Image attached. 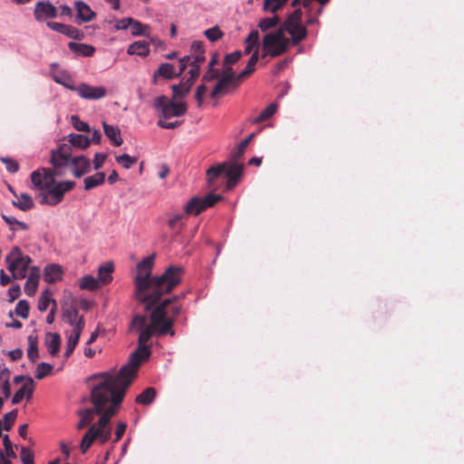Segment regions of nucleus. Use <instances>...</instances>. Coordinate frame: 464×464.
Masks as SVG:
<instances>
[{"mask_svg":"<svg viewBox=\"0 0 464 464\" xmlns=\"http://www.w3.org/2000/svg\"><path fill=\"white\" fill-rule=\"evenodd\" d=\"M171 302L165 299L156 306L150 314V324H147V317L141 314L133 316L130 324V331L139 332L138 347L132 353L128 364L122 366L120 371L104 372L90 377L98 382L92 389V401L101 411L104 402L111 401V408L107 414L102 418L100 424L104 426L110 416H114L122 402L126 390L131 384L137 371L142 361L147 360L151 350L147 343L154 334L159 335H175L173 320L166 318V306Z\"/></svg>","mask_w":464,"mask_h":464,"instance_id":"1","label":"nucleus"},{"mask_svg":"<svg viewBox=\"0 0 464 464\" xmlns=\"http://www.w3.org/2000/svg\"><path fill=\"white\" fill-rule=\"evenodd\" d=\"M155 254L143 258L137 265L134 277L135 295L138 301L150 309L164 294L170 293L181 282L182 268L169 266L160 276H152Z\"/></svg>","mask_w":464,"mask_h":464,"instance_id":"2","label":"nucleus"},{"mask_svg":"<svg viewBox=\"0 0 464 464\" xmlns=\"http://www.w3.org/2000/svg\"><path fill=\"white\" fill-rule=\"evenodd\" d=\"M91 401H92L91 400ZM92 403L94 406L93 409L87 408L78 411V415L80 416V421L76 426L77 430H82L89 426L93 420L94 413L101 416L96 423H93L90 426V428L85 432L81 440L80 450L82 454H85L88 451V450L91 448V446L96 440H98L101 444H104L111 439V426L110 425V422L111 419L113 416L109 417L108 421L104 426L101 425L100 421L102 418L107 414L112 402H104L103 408L101 411H97V407L93 402Z\"/></svg>","mask_w":464,"mask_h":464,"instance_id":"3","label":"nucleus"},{"mask_svg":"<svg viewBox=\"0 0 464 464\" xmlns=\"http://www.w3.org/2000/svg\"><path fill=\"white\" fill-rule=\"evenodd\" d=\"M289 47V40L285 37L282 29L274 33L266 34L263 39V57L269 55L276 57L287 51Z\"/></svg>","mask_w":464,"mask_h":464,"instance_id":"4","label":"nucleus"},{"mask_svg":"<svg viewBox=\"0 0 464 464\" xmlns=\"http://www.w3.org/2000/svg\"><path fill=\"white\" fill-rule=\"evenodd\" d=\"M5 262L8 264V270L15 279H23L27 276V270L32 263L29 256H24L18 246L12 248L6 256Z\"/></svg>","mask_w":464,"mask_h":464,"instance_id":"5","label":"nucleus"},{"mask_svg":"<svg viewBox=\"0 0 464 464\" xmlns=\"http://www.w3.org/2000/svg\"><path fill=\"white\" fill-rule=\"evenodd\" d=\"M75 186L74 181L66 180L54 183L48 188H44V191L40 192L38 198L40 203L43 205L55 206L59 204L64 197V194L72 190Z\"/></svg>","mask_w":464,"mask_h":464,"instance_id":"6","label":"nucleus"},{"mask_svg":"<svg viewBox=\"0 0 464 464\" xmlns=\"http://www.w3.org/2000/svg\"><path fill=\"white\" fill-rule=\"evenodd\" d=\"M171 98L169 100L166 96L160 95L154 100L153 106L160 111V117L170 119L172 117H180L187 112V104L185 102H175Z\"/></svg>","mask_w":464,"mask_h":464,"instance_id":"7","label":"nucleus"},{"mask_svg":"<svg viewBox=\"0 0 464 464\" xmlns=\"http://www.w3.org/2000/svg\"><path fill=\"white\" fill-rule=\"evenodd\" d=\"M31 180L34 188L39 189L40 192L44 188H48L55 182V172L50 169H37L31 174Z\"/></svg>","mask_w":464,"mask_h":464,"instance_id":"8","label":"nucleus"},{"mask_svg":"<svg viewBox=\"0 0 464 464\" xmlns=\"http://www.w3.org/2000/svg\"><path fill=\"white\" fill-rule=\"evenodd\" d=\"M57 15V8L49 1H38L34 5V16L37 22H45Z\"/></svg>","mask_w":464,"mask_h":464,"instance_id":"9","label":"nucleus"},{"mask_svg":"<svg viewBox=\"0 0 464 464\" xmlns=\"http://www.w3.org/2000/svg\"><path fill=\"white\" fill-rule=\"evenodd\" d=\"M72 159V147L68 144H62L56 150H53L51 163L55 169L68 165Z\"/></svg>","mask_w":464,"mask_h":464,"instance_id":"10","label":"nucleus"},{"mask_svg":"<svg viewBox=\"0 0 464 464\" xmlns=\"http://www.w3.org/2000/svg\"><path fill=\"white\" fill-rule=\"evenodd\" d=\"M76 92L81 98L85 100H99L106 96L107 90L102 86L81 83L77 86Z\"/></svg>","mask_w":464,"mask_h":464,"instance_id":"11","label":"nucleus"},{"mask_svg":"<svg viewBox=\"0 0 464 464\" xmlns=\"http://www.w3.org/2000/svg\"><path fill=\"white\" fill-rule=\"evenodd\" d=\"M232 162L230 164L226 162V171L225 176H227V188H234L238 180L240 179L242 174H243V165L238 164L237 161L231 160Z\"/></svg>","mask_w":464,"mask_h":464,"instance_id":"12","label":"nucleus"},{"mask_svg":"<svg viewBox=\"0 0 464 464\" xmlns=\"http://www.w3.org/2000/svg\"><path fill=\"white\" fill-rule=\"evenodd\" d=\"M63 320L73 328L81 321L84 322L83 316H79V311L76 305L72 303H66L62 307Z\"/></svg>","mask_w":464,"mask_h":464,"instance_id":"13","label":"nucleus"},{"mask_svg":"<svg viewBox=\"0 0 464 464\" xmlns=\"http://www.w3.org/2000/svg\"><path fill=\"white\" fill-rule=\"evenodd\" d=\"M34 391V382L31 377L26 378L25 383L14 393L12 403L18 404L22 401V400L26 397L29 401Z\"/></svg>","mask_w":464,"mask_h":464,"instance_id":"14","label":"nucleus"},{"mask_svg":"<svg viewBox=\"0 0 464 464\" xmlns=\"http://www.w3.org/2000/svg\"><path fill=\"white\" fill-rule=\"evenodd\" d=\"M73 165L72 174L76 178H81L91 169V162L85 156H77L71 159Z\"/></svg>","mask_w":464,"mask_h":464,"instance_id":"15","label":"nucleus"},{"mask_svg":"<svg viewBox=\"0 0 464 464\" xmlns=\"http://www.w3.org/2000/svg\"><path fill=\"white\" fill-rule=\"evenodd\" d=\"M84 325H85V322L81 321L72 329V332L67 341L66 349L64 352L65 357H69L73 353V351L79 342V339H80L81 334L84 328Z\"/></svg>","mask_w":464,"mask_h":464,"instance_id":"16","label":"nucleus"},{"mask_svg":"<svg viewBox=\"0 0 464 464\" xmlns=\"http://www.w3.org/2000/svg\"><path fill=\"white\" fill-rule=\"evenodd\" d=\"M39 284V268L36 266L31 267L30 274L24 285V292L27 295L33 296L37 291Z\"/></svg>","mask_w":464,"mask_h":464,"instance_id":"17","label":"nucleus"},{"mask_svg":"<svg viewBox=\"0 0 464 464\" xmlns=\"http://www.w3.org/2000/svg\"><path fill=\"white\" fill-rule=\"evenodd\" d=\"M63 268L56 264L48 265L44 271V279L49 284H53L62 279Z\"/></svg>","mask_w":464,"mask_h":464,"instance_id":"18","label":"nucleus"},{"mask_svg":"<svg viewBox=\"0 0 464 464\" xmlns=\"http://www.w3.org/2000/svg\"><path fill=\"white\" fill-rule=\"evenodd\" d=\"M75 9L77 12V18L83 23L90 22L96 16V14L91 9V7L82 1L75 2Z\"/></svg>","mask_w":464,"mask_h":464,"instance_id":"19","label":"nucleus"},{"mask_svg":"<svg viewBox=\"0 0 464 464\" xmlns=\"http://www.w3.org/2000/svg\"><path fill=\"white\" fill-rule=\"evenodd\" d=\"M302 12L300 9L295 10L284 23L281 28L284 32L293 34L298 26L301 25Z\"/></svg>","mask_w":464,"mask_h":464,"instance_id":"20","label":"nucleus"},{"mask_svg":"<svg viewBox=\"0 0 464 464\" xmlns=\"http://www.w3.org/2000/svg\"><path fill=\"white\" fill-rule=\"evenodd\" d=\"M102 127L104 130V134L107 138L111 141L114 146H121L123 142V140L121 135V130L118 127L110 125L105 121L102 122Z\"/></svg>","mask_w":464,"mask_h":464,"instance_id":"21","label":"nucleus"},{"mask_svg":"<svg viewBox=\"0 0 464 464\" xmlns=\"http://www.w3.org/2000/svg\"><path fill=\"white\" fill-rule=\"evenodd\" d=\"M225 171H226V162L210 167L207 170V179H208V187L214 188L216 186V179L218 178L225 175Z\"/></svg>","mask_w":464,"mask_h":464,"instance_id":"22","label":"nucleus"},{"mask_svg":"<svg viewBox=\"0 0 464 464\" xmlns=\"http://www.w3.org/2000/svg\"><path fill=\"white\" fill-rule=\"evenodd\" d=\"M68 47L72 53L84 57H91L95 53V48L91 44L70 42Z\"/></svg>","mask_w":464,"mask_h":464,"instance_id":"23","label":"nucleus"},{"mask_svg":"<svg viewBox=\"0 0 464 464\" xmlns=\"http://www.w3.org/2000/svg\"><path fill=\"white\" fill-rule=\"evenodd\" d=\"M161 76L164 79L169 80L176 76H179V73L175 72V67L171 63H162L159 69L153 74V82L156 83L157 77Z\"/></svg>","mask_w":464,"mask_h":464,"instance_id":"24","label":"nucleus"},{"mask_svg":"<svg viewBox=\"0 0 464 464\" xmlns=\"http://www.w3.org/2000/svg\"><path fill=\"white\" fill-rule=\"evenodd\" d=\"M193 84L194 82L192 81L186 80L185 82H182L179 84L172 85V99L177 100L179 98L185 97L190 92Z\"/></svg>","mask_w":464,"mask_h":464,"instance_id":"25","label":"nucleus"},{"mask_svg":"<svg viewBox=\"0 0 464 464\" xmlns=\"http://www.w3.org/2000/svg\"><path fill=\"white\" fill-rule=\"evenodd\" d=\"M17 200H13V206L16 207L22 211H28L34 207V200L27 193H22L16 198Z\"/></svg>","mask_w":464,"mask_h":464,"instance_id":"26","label":"nucleus"},{"mask_svg":"<svg viewBox=\"0 0 464 464\" xmlns=\"http://www.w3.org/2000/svg\"><path fill=\"white\" fill-rule=\"evenodd\" d=\"M27 341H28L27 357L34 363L39 358L38 336L36 334H32L28 336Z\"/></svg>","mask_w":464,"mask_h":464,"instance_id":"27","label":"nucleus"},{"mask_svg":"<svg viewBox=\"0 0 464 464\" xmlns=\"http://www.w3.org/2000/svg\"><path fill=\"white\" fill-rule=\"evenodd\" d=\"M127 53L130 55L146 56L150 53L149 44L145 41L134 42L128 47Z\"/></svg>","mask_w":464,"mask_h":464,"instance_id":"28","label":"nucleus"},{"mask_svg":"<svg viewBox=\"0 0 464 464\" xmlns=\"http://www.w3.org/2000/svg\"><path fill=\"white\" fill-rule=\"evenodd\" d=\"M84 189L91 190L105 182V173L97 172L94 175L89 176L84 179Z\"/></svg>","mask_w":464,"mask_h":464,"instance_id":"29","label":"nucleus"},{"mask_svg":"<svg viewBox=\"0 0 464 464\" xmlns=\"http://www.w3.org/2000/svg\"><path fill=\"white\" fill-rule=\"evenodd\" d=\"M204 210L202 198L194 197L185 206V212L188 215H198Z\"/></svg>","mask_w":464,"mask_h":464,"instance_id":"30","label":"nucleus"},{"mask_svg":"<svg viewBox=\"0 0 464 464\" xmlns=\"http://www.w3.org/2000/svg\"><path fill=\"white\" fill-rule=\"evenodd\" d=\"M156 395V390L153 387H148L136 397L135 402L141 405H149L155 400Z\"/></svg>","mask_w":464,"mask_h":464,"instance_id":"31","label":"nucleus"},{"mask_svg":"<svg viewBox=\"0 0 464 464\" xmlns=\"http://www.w3.org/2000/svg\"><path fill=\"white\" fill-rule=\"evenodd\" d=\"M113 264L108 262L103 266H101L98 269V278L102 284H108L112 280Z\"/></svg>","mask_w":464,"mask_h":464,"instance_id":"32","label":"nucleus"},{"mask_svg":"<svg viewBox=\"0 0 464 464\" xmlns=\"http://www.w3.org/2000/svg\"><path fill=\"white\" fill-rule=\"evenodd\" d=\"M191 56L196 63H202L205 61V50L201 41H194L191 44Z\"/></svg>","mask_w":464,"mask_h":464,"instance_id":"33","label":"nucleus"},{"mask_svg":"<svg viewBox=\"0 0 464 464\" xmlns=\"http://www.w3.org/2000/svg\"><path fill=\"white\" fill-rule=\"evenodd\" d=\"M68 141L71 143L70 146L82 150L87 149L91 144V140L82 134H70Z\"/></svg>","mask_w":464,"mask_h":464,"instance_id":"34","label":"nucleus"},{"mask_svg":"<svg viewBox=\"0 0 464 464\" xmlns=\"http://www.w3.org/2000/svg\"><path fill=\"white\" fill-rule=\"evenodd\" d=\"M258 57V50H256L248 60L246 68L237 75L238 79H245L255 72Z\"/></svg>","mask_w":464,"mask_h":464,"instance_id":"35","label":"nucleus"},{"mask_svg":"<svg viewBox=\"0 0 464 464\" xmlns=\"http://www.w3.org/2000/svg\"><path fill=\"white\" fill-rule=\"evenodd\" d=\"M47 336L50 340L46 341V345L48 348V352L51 355H56L60 349L61 344V337L60 334H48Z\"/></svg>","mask_w":464,"mask_h":464,"instance_id":"36","label":"nucleus"},{"mask_svg":"<svg viewBox=\"0 0 464 464\" xmlns=\"http://www.w3.org/2000/svg\"><path fill=\"white\" fill-rule=\"evenodd\" d=\"M100 283L99 278L96 279L92 276L88 275L81 278L80 287L81 289L93 291L100 287Z\"/></svg>","mask_w":464,"mask_h":464,"instance_id":"37","label":"nucleus"},{"mask_svg":"<svg viewBox=\"0 0 464 464\" xmlns=\"http://www.w3.org/2000/svg\"><path fill=\"white\" fill-rule=\"evenodd\" d=\"M254 134H250L247 138L242 140L237 147L236 150L231 155V160L237 161L245 153L246 149L252 140Z\"/></svg>","mask_w":464,"mask_h":464,"instance_id":"38","label":"nucleus"},{"mask_svg":"<svg viewBox=\"0 0 464 464\" xmlns=\"http://www.w3.org/2000/svg\"><path fill=\"white\" fill-rule=\"evenodd\" d=\"M277 110V104L276 102H273L269 104L259 115L258 117L254 121L255 123H260L263 122L269 118H271Z\"/></svg>","mask_w":464,"mask_h":464,"instance_id":"39","label":"nucleus"},{"mask_svg":"<svg viewBox=\"0 0 464 464\" xmlns=\"http://www.w3.org/2000/svg\"><path fill=\"white\" fill-rule=\"evenodd\" d=\"M51 302H53L54 306H56L55 301L50 297L49 291L48 290L44 291L39 298V301H38V310L41 312L46 311L48 309Z\"/></svg>","mask_w":464,"mask_h":464,"instance_id":"40","label":"nucleus"},{"mask_svg":"<svg viewBox=\"0 0 464 464\" xmlns=\"http://www.w3.org/2000/svg\"><path fill=\"white\" fill-rule=\"evenodd\" d=\"M115 160L125 169H130L138 161V158L131 157L128 154H122L121 156H117Z\"/></svg>","mask_w":464,"mask_h":464,"instance_id":"41","label":"nucleus"},{"mask_svg":"<svg viewBox=\"0 0 464 464\" xmlns=\"http://www.w3.org/2000/svg\"><path fill=\"white\" fill-rule=\"evenodd\" d=\"M230 87L223 79L222 77L218 78V83L213 88L210 97L215 99L218 97L219 95H222L226 92V91Z\"/></svg>","mask_w":464,"mask_h":464,"instance_id":"42","label":"nucleus"},{"mask_svg":"<svg viewBox=\"0 0 464 464\" xmlns=\"http://www.w3.org/2000/svg\"><path fill=\"white\" fill-rule=\"evenodd\" d=\"M62 34L74 40H82L84 37L83 32L72 25L66 24Z\"/></svg>","mask_w":464,"mask_h":464,"instance_id":"43","label":"nucleus"},{"mask_svg":"<svg viewBox=\"0 0 464 464\" xmlns=\"http://www.w3.org/2000/svg\"><path fill=\"white\" fill-rule=\"evenodd\" d=\"M287 0H265L264 9L266 12L276 13L279 10Z\"/></svg>","mask_w":464,"mask_h":464,"instance_id":"44","label":"nucleus"},{"mask_svg":"<svg viewBox=\"0 0 464 464\" xmlns=\"http://www.w3.org/2000/svg\"><path fill=\"white\" fill-rule=\"evenodd\" d=\"M279 23V18L277 15H274L273 17L264 18L259 24L258 27L261 31L266 32L275 26H276Z\"/></svg>","mask_w":464,"mask_h":464,"instance_id":"45","label":"nucleus"},{"mask_svg":"<svg viewBox=\"0 0 464 464\" xmlns=\"http://www.w3.org/2000/svg\"><path fill=\"white\" fill-rule=\"evenodd\" d=\"M53 370V366L47 362H41L37 365L35 371V378L42 380L45 378Z\"/></svg>","mask_w":464,"mask_h":464,"instance_id":"46","label":"nucleus"},{"mask_svg":"<svg viewBox=\"0 0 464 464\" xmlns=\"http://www.w3.org/2000/svg\"><path fill=\"white\" fill-rule=\"evenodd\" d=\"M30 305L26 300H20L15 307V313L23 319H27L29 316Z\"/></svg>","mask_w":464,"mask_h":464,"instance_id":"47","label":"nucleus"},{"mask_svg":"<svg viewBox=\"0 0 464 464\" xmlns=\"http://www.w3.org/2000/svg\"><path fill=\"white\" fill-rule=\"evenodd\" d=\"M204 35L210 41L216 42L223 37L224 33L218 27L214 26L209 29H207L204 32Z\"/></svg>","mask_w":464,"mask_h":464,"instance_id":"48","label":"nucleus"},{"mask_svg":"<svg viewBox=\"0 0 464 464\" xmlns=\"http://www.w3.org/2000/svg\"><path fill=\"white\" fill-rule=\"evenodd\" d=\"M18 411L16 409L7 412L4 416V430H10L17 418Z\"/></svg>","mask_w":464,"mask_h":464,"instance_id":"49","label":"nucleus"},{"mask_svg":"<svg viewBox=\"0 0 464 464\" xmlns=\"http://www.w3.org/2000/svg\"><path fill=\"white\" fill-rule=\"evenodd\" d=\"M185 218V214L183 213H177L175 214L172 218H170L167 224H168V227L171 229V230H175L177 228H181L183 227V224H182V219Z\"/></svg>","mask_w":464,"mask_h":464,"instance_id":"50","label":"nucleus"},{"mask_svg":"<svg viewBox=\"0 0 464 464\" xmlns=\"http://www.w3.org/2000/svg\"><path fill=\"white\" fill-rule=\"evenodd\" d=\"M148 29H150V26L147 24H143L134 19L133 22H131L130 30L133 35H144L146 34V30Z\"/></svg>","mask_w":464,"mask_h":464,"instance_id":"51","label":"nucleus"},{"mask_svg":"<svg viewBox=\"0 0 464 464\" xmlns=\"http://www.w3.org/2000/svg\"><path fill=\"white\" fill-rule=\"evenodd\" d=\"M290 34L292 36V43L294 44H296L300 43L301 41H303L306 37L307 31H306L305 27L301 24L295 30H294L293 34Z\"/></svg>","mask_w":464,"mask_h":464,"instance_id":"52","label":"nucleus"},{"mask_svg":"<svg viewBox=\"0 0 464 464\" xmlns=\"http://www.w3.org/2000/svg\"><path fill=\"white\" fill-rule=\"evenodd\" d=\"M221 77V72L215 67H208V71L202 77L204 82H209Z\"/></svg>","mask_w":464,"mask_h":464,"instance_id":"53","label":"nucleus"},{"mask_svg":"<svg viewBox=\"0 0 464 464\" xmlns=\"http://www.w3.org/2000/svg\"><path fill=\"white\" fill-rule=\"evenodd\" d=\"M71 122L73 128L79 131L89 132L91 130L90 126L86 122L81 121L76 115H72L71 117Z\"/></svg>","mask_w":464,"mask_h":464,"instance_id":"54","label":"nucleus"},{"mask_svg":"<svg viewBox=\"0 0 464 464\" xmlns=\"http://www.w3.org/2000/svg\"><path fill=\"white\" fill-rule=\"evenodd\" d=\"M222 197L220 195H216L210 193L202 198V204L204 206V210L208 208L213 207L216 203L220 201Z\"/></svg>","mask_w":464,"mask_h":464,"instance_id":"55","label":"nucleus"},{"mask_svg":"<svg viewBox=\"0 0 464 464\" xmlns=\"http://www.w3.org/2000/svg\"><path fill=\"white\" fill-rule=\"evenodd\" d=\"M0 160L5 165V169L10 173H15L19 170V164L11 158H1Z\"/></svg>","mask_w":464,"mask_h":464,"instance_id":"56","label":"nucleus"},{"mask_svg":"<svg viewBox=\"0 0 464 464\" xmlns=\"http://www.w3.org/2000/svg\"><path fill=\"white\" fill-rule=\"evenodd\" d=\"M20 457L23 464H34V454L29 449L22 447Z\"/></svg>","mask_w":464,"mask_h":464,"instance_id":"57","label":"nucleus"},{"mask_svg":"<svg viewBox=\"0 0 464 464\" xmlns=\"http://www.w3.org/2000/svg\"><path fill=\"white\" fill-rule=\"evenodd\" d=\"M3 444H4V447H5V454L9 458H13V459L16 458V454H15V452L13 450L12 442H11V440L9 439V436L7 434H5L3 436Z\"/></svg>","mask_w":464,"mask_h":464,"instance_id":"58","label":"nucleus"},{"mask_svg":"<svg viewBox=\"0 0 464 464\" xmlns=\"http://www.w3.org/2000/svg\"><path fill=\"white\" fill-rule=\"evenodd\" d=\"M208 92V87L206 86L205 83H202L200 84L197 90H196V93H195V98L197 100V102H198V107H201L202 104H203V100H204V96L205 94L207 93Z\"/></svg>","mask_w":464,"mask_h":464,"instance_id":"59","label":"nucleus"},{"mask_svg":"<svg viewBox=\"0 0 464 464\" xmlns=\"http://www.w3.org/2000/svg\"><path fill=\"white\" fill-rule=\"evenodd\" d=\"M242 56V53L240 51H236L231 53H228L224 58V63L233 65L237 63Z\"/></svg>","mask_w":464,"mask_h":464,"instance_id":"60","label":"nucleus"},{"mask_svg":"<svg viewBox=\"0 0 464 464\" xmlns=\"http://www.w3.org/2000/svg\"><path fill=\"white\" fill-rule=\"evenodd\" d=\"M200 65H201V63H196L195 62L191 61V63H190L191 68L188 71L190 77L188 80L195 82V80L198 77V75L200 73Z\"/></svg>","mask_w":464,"mask_h":464,"instance_id":"61","label":"nucleus"},{"mask_svg":"<svg viewBox=\"0 0 464 464\" xmlns=\"http://www.w3.org/2000/svg\"><path fill=\"white\" fill-rule=\"evenodd\" d=\"M53 79L55 82L63 85L67 82H72L71 77L65 72H60L53 74Z\"/></svg>","mask_w":464,"mask_h":464,"instance_id":"62","label":"nucleus"},{"mask_svg":"<svg viewBox=\"0 0 464 464\" xmlns=\"http://www.w3.org/2000/svg\"><path fill=\"white\" fill-rule=\"evenodd\" d=\"M221 77L230 86H237V82L242 80L237 78V75L235 73V72L224 74Z\"/></svg>","mask_w":464,"mask_h":464,"instance_id":"63","label":"nucleus"},{"mask_svg":"<svg viewBox=\"0 0 464 464\" xmlns=\"http://www.w3.org/2000/svg\"><path fill=\"white\" fill-rule=\"evenodd\" d=\"M106 158H107V155L104 153H96L94 156V160H93L94 169H96V170L100 169L103 166V164L106 160Z\"/></svg>","mask_w":464,"mask_h":464,"instance_id":"64","label":"nucleus"}]
</instances>
